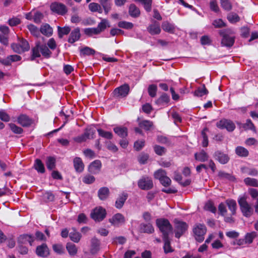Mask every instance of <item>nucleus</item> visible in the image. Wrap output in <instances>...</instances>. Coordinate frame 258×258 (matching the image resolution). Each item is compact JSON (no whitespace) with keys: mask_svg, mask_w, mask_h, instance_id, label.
<instances>
[{"mask_svg":"<svg viewBox=\"0 0 258 258\" xmlns=\"http://www.w3.org/2000/svg\"><path fill=\"white\" fill-rule=\"evenodd\" d=\"M216 125L221 129L226 128L228 132H232L235 128V125L233 122L226 119H223L217 122Z\"/></svg>","mask_w":258,"mask_h":258,"instance_id":"9b49d317","label":"nucleus"},{"mask_svg":"<svg viewBox=\"0 0 258 258\" xmlns=\"http://www.w3.org/2000/svg\"><path fill=\"white\" fill-rule=\"evenodd\" d=\"M114 132L121 138H125L127 136V130L126 127L117 126L113 129Z\"/></svg>","mask_w":258,"mask_h":258,"instance_id":"c756f323","label":"nucleus"},{"mask_svg":"<svg viewBox=\"0 0 258 258\" xmlns=\"http://www.w3.org/2000/svg\"><path fill=\"white\" fill-rule=\"evenodd\" d=\"M106 215V211L101 207L95 208L91 213V217L95 221L103 220Z\"/></svg>","mask_w":258,"mask_h":258,"instance_id":"6e6552de","label":"nucleus"},{"mask_svg":"<svg viewBox=\"0 0 258 258\" xmlns=\"http://www.w3.org/2000/svg\"><path fill=\"white\" fill-rule=\"evenodd\" d=\"M58 35L60 38H61L64 35H67L71 31V28L69 26L64 27H57Z\"/></svg>","mask_w":258,"mask_h":258,"instance_id":"ea45409f","label":"nucleus"},{"mask_svg":"<svg viewBox=\"0 0 258 258\" xmlns=\"http://www.w3.org/2000/svg\"><path fill=\"white\" fill-rule=\"evenodd\" d=\"M163 30L168 33L173 34L175 32V26L173 24L170 23L167 21H164L162 24Z\"/></svg>","mask_w":258,"mask_h":258,"instance_id":"4be33fe9","label":"nucleus"},{"mask_svg":"<svg viewBox=\"0 0 258 258\" xmlns=\"http://www.w3.org/2000/svg\"><path fill=\"white\" fill-rule=\"evenodd\" d=\"M148 32L152 35L159 34L161 32L160 24L154 21L152 24L149 25L147 27Z\"/></svg>","mask_w":258,"mask_h":258,"instance_id":"dca6fc26","label":"nucleus"},{"mask_svg":"<svg viewBox=\"0 0 258 258\" xmlns=\"http://www.w3.org/2000/svg\"><path fill=\"white\" fill-rule=\"evenodd\" d=\"M257 236L256 232H252L250 233H247L245 236L244 241L245 243H251L253 240Z\"/></svg>","mask_w":258,"mask_h":258,"instance_id":"8fccbe9b","label":"nucleus"},{"mask_svg":"<svg viewBox=\"0 0 258 258\" xmlns=\"http://www.w3.org/2000/svg\"><path fill=\"white\" fill-rule=\"evenodd\" d=\"M118 27L124 29H130L133 27V24L130 22L125 21L119 22L118 24Z\"/></svg>","mask_w":258,"mask_h":258,"instance_id":"0e129e2a","label":"nucleus"},{"mask_svg":"<svg viewBox=\"0 0 258 258\" xmlns=\"http://www.w3.org/2000/svg\"><path fill=\"white\" fill-rule=\"evenodd\" d=\"M129 92V85L127 84H124L115 88L113 92V94L114 97L120 99L127 96Z\"/></svg>","mask_w":258,"mask_h":258,"instance_id":"423d86ee","label":"nucleus"},{"mask_svg":"<svg viewBox=\"0 0 258 258\" xmlns=\"http://www.w3.org/2000/svg\"><path fill=\"white\" fill-rule=\"evenodd\" d=\"M169 100V96L166 94H163L156 101V103L158 106H164L168 103Z\"/></svg>","mask_w":258,"mask_h":258,"instance_id":"c85d7f7f","label":"nucleus"},{"mask_svg":"<svg viewBox=\"0 0 258 258\" xmlns=\"http://www.w3.org/2000/svg\"><path fill=\"white\" fill-rule=\"evenodd\" d=\"M95 131L92 128H87L85 133L74 138V141L77 143H82L86 141L87 139L93 138Z\"/></svg>","mask_w":258,"mask_h":258,"instance_id":"f8f14e48","label":"nucleus"},{"mask_svg":"<svg viewBox=\"0 0 258 258\" xmlns=\"http://www.w3.org/2000/svg\"><path fill=\"white\" fill-rule=\"evenodd\" d=\"M74 166L76 171L78 172H82L84 168L83 161L79 157H76L74 159Z\"/></svg>","mask_w":258,"mask_h":258,"instance_id":"5701e85b","label":"nucleus"},{"mask_svg":"<svg viewBox=\"0 0 258 258\" xmlns=\"http://www.w3.org/2000/svg\"><path fill=\"white\" fill-rule=\"evenodd\" d=\"M195 157L197 160L203 162L208 161L209 156L206 152L202 150L199 153H195Z\"/></svg>","mask_w":258,"mask_h":258,"instance_id":"cd10ccee","label":"nucleus"},{"mask_svg":"<svg viewBox=\"0 0 258 258\" xmlns=\"http://www.w3.org/2000/svg\"><path fill=\"white\" fill-rule=\"evenodd\" d=\"M236 154L241 157H247L248 155V150L244 147L238 146L236 148Z\"/></svg>","mask_w":258,"mask_h":258,"instance_id":"a18cd8bd","label":"nucleus"},{"mask_svg":"<svg viewBox=\"0 0 258 258\" xmlns=\"http://www.w3.org/2000/svg\"><path fill=\"white\" fill-rule=\"evenodd\" d=\"M31 60H34L37 57H39L41 56V51L40 48V43L38 42L36 43L35 47H34L31 50Z\"/></svg>","mask_w":258,"mask_h":258,"instance_id":"7c9ffc66","label":"nucleus"},{"mask_svg":"<svg viewBox=\"0 0 258 258\" xmlns=\"http://www.w3.org/2000/svg\"><path fill=\"white\" fill-rule=\"evenodd\" d=\"M174 179L183 186H187L191 183V180L189 179H186L184 181H182L181 175L177 172H174Z\"/></svg>","mask_w":258,"mask_h":258,"instance_id":"b1692460","label":"nucleus"},{"mask_svg":"<svg viewBox=\"0 0 258 258\" xmlns=\"http://www.w3.org/2000/svg\"><path fill=\"white\" fill-rule=\"evenodd\" d=\"M50 9L52 12L59 15H64L67 12L66 6L58 2L52 3L50 6Z\"/></svg>","mask_w":258,"mask_h":258,"instance_id":"1a4fd4ad","label":"nucleus"},{"mask_svg":"<svg viewBox=\"0 0 258 258\" xmlns=\"http://www.w3.org/2000/svg\"><path fill=\"white\" fill-rule=\"evenodd\" d=\"M195 239L199 242H202L204 239V235L206 233V227L203 224H198L193 229Z\"/></svg>","mask_w":258,"mask_h":258,"instance_id":"39448f33","label":"nucleus"},{"mask_svg":"<svg viewBox=\"0 0 258 258\" xmlns=\"http://www.w3.org/2000/svg\"><path fill=\"white\" fill-rule=\"evenodd\" d=\"M221 6L223 9L229 11L232 9V5L229 0H220Z\"/></svg>","mask_w":258,"mask_h":258,"instance_id":"5fc2aeb1","label":"nucleus"},{"mask_svg":"<svg viewBox=\"0 0 258 258\" xmlns=\"http://www.w3.org/2000/svg\"><path fill=\"white\" fill-rule=\"evenodd\" d=\"M107 27H109L108 22L106 20L103 19L98 24L96 29L99 31V34H100L101 32L103 31Z\"/></svg>","mask_w":258,"mask_h":258,"instance_id":"09e8293b","label":"nucleus"},{"mask_svg":"<svg viewBox=\"0 0 258 258\" xmlns=\"http://www.w3.org/2000/svg\"><path fill=\"white\" fill-rule=\"evenodd\" d=\"M36 254L42 257L47 256L49 254V249L46 244L43 243L38 246L36 249Z\"/></svg>","mask_w":258,"mask_h":258,"instance_id":"a211bd4d","label":"nucleus"},{"mask_svg":"<svg viewBox=\"0 0 258 258\" xmlns=\"http://www.w3.org/2000/svg\"><path fill=\"white\" fill-rule=\"evenodd\" d=\"M81 37L80 31L79 28H76L72 31L68 38V42L71 43H74L79 40Z\"/></svg>","mask_w":258,"mask_h":258,"instance_id":"6ab92c4d","label":"nucleus"},{"mask_svg":"<svg viewBox=\"0 0 258 258\" xmlns=\"http://www.w3.org/2000/svg\"><path fill=\"white\" fill-rule=\"evenodd\" d=\"M208 132V128L207 127H205L201 132V136L203 138L202 145L204 147H206L208 146L209 141L207 135V133Z\"/></svg>","mask_w":258,"mask_h":258,"instance_id":"e433bc0d","label":"nucleus"},{"mask_svg":"<svg viewBox=\"0 0 258 258\" xmlns=\"http://www.w3.org/2000/svg\"><path fill=\"white\" fill-rule=\"evenodd\" d=\"M40 48L41 53L46 57H50L51 52L49 50L48 48L45 45H40Z\"/></svg>","mask_w":258,"mask_h":258,"instance_id":"603ef678","label":"nucleus"},{"mask_svg":"<svg viewBox=\"0 0 258 258\" xmlns=\"http://www.w3.org/2000/svg\"><path fill=\"white\" fill-rule=\"evenodd\" d=\"M100 241L95 237L91 239V252L92 253H97L100 249Z\"/></svg>","mask_w":258,"mask_h":258,"instance_id":"bb28decb","label":"nucleus"},{"mask_svg":"<svg viewBox=\"0 0 258 258\" xmlns=\"http://www.w3.org/2000/svg\"><path fill=\"white\" fill-rule=\"evenodd\" d=\"M136 2H139L142 3L144 6L145 10L150 12L152 9V0H135Z\"/></svg>","mask_w":258,"mask_h":258,"instance_id":"a19ab883","label":"nucleus"},{"mask_svg":"<svg viewBox=\"0 0 258 258\" xmlns=\"http://www.w3.org/2000/svg\"><path fill=\"white\" fill-rule=\"evenodd\" d=\"M238 203L243 216L249 217L252 214L253 209L251 205L247 202L246 198L245 196L239 198Z\"/></svg>","mask_w":258,"mask_h":258,"instance_id":"7ed1b4c3","label":"nucleus"},{"mask_svg":"<svg viewBox=\"0 0 258 258\" xmlns=\"http://www.w3.org/2000/svg\"><path fill=\"white\" fill-rule=\"evenodd\" d=\"M208 93V90L206 88L205 85H203L202 87H199L195 90L194 95L198 97H202Z\"/></svg>","mask_w":258,"mask_h":258,"instance_id":"f704fd0d","label":"nucleus"},{"mask_svg":"<svg viewBox=\"0 0 258 258\" xmlns=\"http://www.w3.org/2000/svg\"><path fill=\"white\" fill-rule=\"evenodd\" d=\"M148 93L151 97H154L156 95L157 87L156 85L152 84L149 85L148 87Z\"/></svg>","mask_w":258,"mask_h":258,"instance_id":"6e6d98bb","label":"nucleus"},{"mask_svg":"<svg viewBox=\"0 0 258 258\" xmlns=\"http://www.w3.org/2000/svg\"><path fill=\"white\" fill-rule=\"evenodd\" d=\"M99 135L106 139H111L113 138V134L111 132L104 131L101 128L97 129Z\"/></svg>","mask_w":258,"mask_h":258,"instance_id":"79ce46f5","label":"nucleus"},{"mask_svg":"<svg viewBox=\"0 0 258 258\" xmlns=\"http://www.w3.org/2000/svg\"><path fill=\"white\" fill-rule=\"evenodd\" d=\"M242 172L249 175L256 176L258 172L254 168H243L242 169Z\"/></svg>","mask_w":258,"mask_h":258,"instance_id":"13d9d810","label":"nucleus"},{"mask_svg":"<svg viewBox=\"0 0 258 258\" xmlns=\"http://www.w3.org/2000/svg\"><path fill=\"white\" fill-rule=\"evenodd\" d=\"M66 248L71 255H75L77 254L78 249L74 244L68 243L67 244Z\"/></svg>","mask_w":258,"mask_h":258,"instance_id":"49530a36","label":"nucleus"},{"mask_svg":"<svg viewBox=\"0 0 258 258\" xmlns=\"http://www.w3.org/2000/svg\"><path fill=\"white\" fill-rule=\"evenodd\" d=\"M127 198V194L122 193L120 195L115 202V207L117 209H120L122 207L125 201Z\"/></svg>","mask_w":258,"mask_h":258,"instance_id":"a878e982","label":"nucleus"},{"mask_svg":"<svg viewBox=\"0 0 258 258\" xmlns=\"http://www.w3.org/2000/svg\"><path fill=\"white\" fill-rule=\"evenodd\" d=\"M140 227L141 231L144 233L151 234L154 232V228L150 223H141Z\"/></svg>","mask_w":258,"mask_h":258,"instance_id":"412c9836","label":"nucleus"},{"mask_svg":"<svg viewBox=\"0 0 258 258\" xmlns=\"http://www.w3.org/2000/svg\"><path fill=\"white\" fill-rule=\"evenodd\" d=\"M220 34L222 36L221 40L222 46L230 47L234 44L235 37L232 30L227 29L220 31Z\"/></svg>","mask_w":258,"mask_h":258,"instance_id":"f03ea898","label":"nucleus"},{"mask_svg":"<svg viewBox=\"0 0 258 258\" xmlns=\"http://www.w3.org/2000/svg\"><path fill=\"white\" fill-rule=\"evenodd\" d=\"M156 224L162 233V237L169 236L172 233L173 228L168 220L159 218L156 220Z\"/></svg>","mask_w":258,"mask_h":258,"instance_id":"f257e3e1","label":"nucleus"},{"mask_svg":"<svg viewBox=\"0 0 258 258\" xmlns=\"http://www.w3.org/2000/svg\"><path fill=\"white\" fill-rule=\"evenodd\" d=\"M9 125L12 131L15 134H21L23 132V130L21 127L17 126L14 123H9Z\"/></svg>","mask_w":258,"mask_h":258,"instance_id":"4d7b16f0","label":"nucleus"},{"mask_svg":"<svg viewBox=\"0 0 258 258\" xmlns=\"http://www.w3.org/2000/svg\"><path fill=\"white\" fill-rule=\"evenodd\" d=\"M34 167L39 173H43L45 172L44 165L40 159H37L35 160Z\"/></svg>","mask_w":258,"mask_h":258,"instance_id":"4c0bfd02","label":"nucleus"},{"mask_svg":"<svg viewBox=\"0 0 258 258\" xmlns=\"http://www.w3.org/2000/svg\"><path fill=\"white\" fill-rule=\"evenodd\" d=\"M160 183L164 186H168L171 183V179L166 175L162 178L160 180Z\"/></svg>","mask_w":258,"mask_h":258,"instance_id":"338daca9","label":"nucleus"},{"mask_svg":"<svg viewBox=\"0 0 258 258\" xmlns=\"http://www.w3.org/2000/svg\"><path fill=\"white\" fill-rule=\"evenodd\" d=\"M166 175V172L165 170L160 169L156 171L154 173V176L156 179H158L159 180Z\"/></svg>","mask_w":258,"mask_h":258,"instance_id":"052dcab7","label":"nucleus"},{"mask_svg":"<svg viewBox=\"0 0 258 258\" xmlns=\"http://www.w3.org/2000/svg\"><path fill=\"white\" fill-rule=\"evenodd\" d=\"M163 240L164 242L163 249L165 253L172 252L173 251V249L171 246V239L169 236L162 237Z\"/></svg>","mask_w":258,"mask_h":258,"instance_id":"aec40b11","label":"nucleus"},{"mask_svg":"<svg viewBox=\"0 0 258 258\" xmlns=\"http://www.w3.org/2000/svg\"><path fill=\"white\" fill-rule=\"evenodd\" d=\"M109 222L114 226H119L125 222L124 217L120 213H117L109 219Z\"/></svg>","mask_w":258,"mask_h":258,"instance_id":"ddd939ff","label":"nucleus"},{"mask_svg":"<svg viewBox=\"0 0 258 258\" xmlns=\"http://www.w3.org/2000/svg\"><path fill=\"white\" fill-rule=\"evenodd\" d=\"M0 119L2 121L8 122L10 120V117L5 110H0Z\"/></svg>","mask_w":258,"mask_h":258,"instance_id":"774afa93","label":"nucleus"},{"mask_svg":"<svg viewBox=\"0 0 258 258\" xmlns=\"http://www.w3.org/2000/svg\"><path fill=\"white\" fill-rule=\"evenodd\" d=\"M205 209L213 213H215L216 212V208L214 206L213 203L211 202H208L206 203L205 206Z\"/></svg>","mask_w":258,"mask_h":258,"instance_id":"69168bd1","label":"nucleus"},{"mask_svg":"<svg viewBox=\"0 0 258 258\" xmlns=\"http://www.w3.org/2000/svg\"><path fill=\"white\" fill-rule=\"evenodd\" d=\"M139 126L146 131H149L152 127L153 122L150 120H144L140 122Z\"/></svg>","mask_w":258,"mask_h":258,"instance_id":"c03bdc74","label":"nucleus"},{"mask_svg":"<svg viewBox=\"0 0 258 258\" xmlns=\"http://www.w3.org/2000/svg\"><path fill=\"white\" fill-rule=\"evenodd\" d=\"M214 157L216 160L223 164L227 163L229 160V158L227 154L219 151H217L215 153Z\"/></svg>","mask_w":258,"mask_h":258,"instance_id":"f3484780","label":"nucleus"},{"mask_svg":"<svg viewBox=\"0 0 258 258\" xmlns=\"http://www.w3.org/2000/svg\"><path fill=\"white\" fill-rule=\"evenodd\" d=\"M84 32L86 35L89 37H91L94 35L99 34V31L97 30L96 28H85Z\"/></svg>","mask_w":258,"mask_h":258,"instance_id":"3c124183","label":"nucleus"},{"mask_svg":"<svg viewBox=\"0 0 258 258\" xmlns=\"http://www.w3.org/2000/svg\"><path fill=\"white\" fill-rule=\"evenodd\" d=\"M154 150L156 154L158 155L162 156L165 153L166 149L159 145H155L154 146Z\"/></svg>","mask_w":258,"mask_h":258,"instance_id":"bf43d9fd","label":"nucleus"},{"mask_svg":"<svg viewBox=\"0 0 258 258\" xmlns=\"http://www.w3.org/2000/svg\"><path fill=\"white\" fill-rule=\"evenodd\" d=\"M95 52V51L94 49L87 46L80 50L81 54L83 55H93Z\"/></svg>","mask_w":258,"mask_h":258,"instance_id":"864d4df0","label":"nucleus"},{"mask_svg":"<svg viewBox=\"0 0 258 258\" xmlns=\"http://www.w3.org/2000/svg\"><path fill=\"white\" fill-rule=\"evenodd\" d=\"M18 122L20 124L24 127H28L32 124L33 120L27 115L25 114H21L18 117Z\"/></svg>","mask_w":258,"mask_h":258,"instance_id":"4468645a","label":"nucleus"},{"mask_svg":"<svg viewBox=\"0 0 258 258\" xmlns=\"http://www.w3.org/2000/svg\"><path fill=\"white\" fill-rule=\"evenodd\" d=\"M56 160L54 157H48L47 158L46 164L48 169L51 170L55 167Z\"/></svg>","mask_w":258,"mask_h":258,"instance_id":"37998d69","label":"nucleus"},{"mask_svg":"<svg viewBox=\"0 0 258 258\" xmlns=\"http://www.w3.org/2000/svg\"><path fill=\"white\" fill-rule=\"evenodd\" d=\"M69 236L71 240L76 243L79 242L81 238V234L77 232L75 229H73V232L70 233Z\"/></svg>","mask_w":258,"mask_h":258,"instance_id":"c9c22d12","label":"nucleus"},{"mask_svg":"<svg viewBox=\"0 0 258 258\" xmlns=\"http://www.w3.org/2000/svg\"><path fill=\"white\" fill-rule=\"evenodd\" d=\"M210 8L211 11L218 13L220 11V9L218 7L216 0H211L210 2Z\"/></svg>","mask_w":258,"mask_h":258,"instance_id":"680f3d73","label":"nucleus"},{"mask_svg":"<svg viewBox=\"0 0 258 258\" xmlns=\"http://www.w3.org/2000/svg\"><path fill=\"white\" fill-rule=\"evenodd\" d=\"M18 241L20 243H25L27 242H28L31 245L32 244V242L33 241V238L31 235L25 234L23 235H21L18 239Z\"/></svg>","mask_w":258,"mask_h":258,"instance_id":"72a5a7b5","label":"nucleus"},{"mask_svg":"<svg viewBox=\"0 0 258 258\" xmlns=\"http://www.w3.org/2000/svg\"><path fill=\"white\" fill-rule=\"evenodd\" d=\"M129 14L133 17H137L140 15V11L134 4H132L129 8Z\"/></svg>","mask_w":258,"mask_h":258,"instance_id":"58836bf2","label":"nucleus"},{"mask_svg":"<svg viewBox=\"0 0 258 258\" xmlns=\"http://www.w3.org/2000/svg\"><path fill=\"white\" fill-rule=\"evenodd\" d=\"M245 184L248 186L258 187V180L255 178L250 177L245 178L244 179Z\"/></svg>","mask_w":258,"mask_h":258,"instance_id":"de8ad7c7","label":"nucleus"},{"mask_svg":"<svg viewBox=\"0 0 258 258\" xmlns=\"http://www.w3.org/2000/svg\"><path fill=\"white\" fill-rule=\"evenodd\" d=\"M109 190L107 187L100 188L98 191V196L101 200H106L109 196Z\"/></svg>","mask_w":258,"mask_h":258,"instance_id":"393cba45","label":"nucleus"},{"mask_svg":"<svg viewBox=\"0 0 258 258\" xmlns=\"http://www.w3.org/2000/svg\"><path fill=\"white\" fill-rule=\"evenodd\" d=\"M101 162L99 160H96L92 162L89 166V171L93 174H97L101 170Z\"/></svg>","mask_w":258,"mask_h":258,"instance_id":"2eb2a0df","label":"nucleus"},{"mask_svg":"<svg viewBox=\"0 0 258 258\" xmlns=\"http://www.w3.org/2000/svg\"><path fill=\"white\" fill-rule=\"evenodd\" d=\"M138 186L143 190H149L153 186V181L148 176L142 177L138 182Z\"/></svg>","mask_w":258,"mask_h":258,"instance_id":"9d476101","label":"nucleus"},{"mask_svg":"<svg viewBox=\"0 0 258 258\" xmlns=\"http://www.w3.org/2000/svg\"><path fill=\"white\" fill-rule=\"evenodd\" d=\"M13 50L18 53H21L29 49L28 42L24 39H21L18 43H14L11 45Z\"/></svg>","mask_w":258,"mask_h":258,"instance_id":"0eeeda50","label":"nucleus"},{"mask_svg":"<svg viewBox=\"0 0 258 258\" xmlns=\"http://www.w3.org/2000/svg\"><path fill=\"white\" fill-rule=\"evenodd\" d=\"M95 180V177L91 175L87 174L84 176L83 182L86 184H91L93 183Z\"/></svg>","mask_w":258,"mask_h":258,"instance_id":"e2e57ef3","label":"nucleus"},{"mask_svg":"<svg viewBox=\"0 0 258 258\" xmlns=\"http://www.w3.org/2000/svg\"><path fill=\"white\" fill-rule=\"evenodd\" d=\"M174 223L175 236L177 238H179L187 230L188 227L187 224L185 222L176 219H174Z\"/></svg>","mask_w":258,"mask_h":258,"instance_id":"20e7f679","label":"nucleus"},{"mask_svg":"<svg viewBox=\"0 0 258 258\" xmlns=\"http://www.w3.org/2000/svg\"><path fill=\"white\" fill-rule=\"evenodd\" d=\"M52 28L47 24H44L41 26L40 32L45 36H51L52 34Z\"/></svg>","mask_w":258,"mask_h":258,"instance_id":"473e14b6","label":"nucleus"},{"mask_svg":"<svg viewBox=\"0 0 258 258\" xmlns=\"http://www.w3.org/2000/svg\"><path fill=\"white\" fill-rule=\"evenodd\" d=\"M226 203L228 207L229 210L231 212V214L234 215L236 213L237 205L235 201L233 200H227Z\"/></svg>","mask_w":258,"mask_h":258,"instance_id":"2f4dec72","label":"nucleus"}]
</instances>
